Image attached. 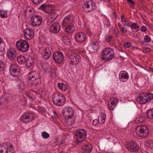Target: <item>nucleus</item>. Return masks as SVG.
I'll use <instances>...</instances> for the list:
<instances>
[{
  "label": "nucleus",
  "mask_w": 153,
  "mask_h": 153,
  "mask_svg": "<svg viewBox=\"0 0 153 153\" xmlns=\"http://www.w3.org/2000/svg\"><path fill=\"white\" fill-rule=\"evenodd\" d=\"M101 54V59L105 62L111 60L114 58L115 56L113 50L109 48L104 49Z\"/></svg>",
  "instance_id": "f257e3e1"
},
{
  "label": "nucleus",
  "mask_w": 153,
  "mask_h": 153,
  "mask_svg": "<svg viewBox=\"0 0 153 153\" xmlns=\"http://www.w3.org/2000/svg\"><path fill=\"white\" fill-rule=\"evenodd\" d=\"M153 99L152 93H142L139 94L137 98V101L141 104H145Z\"/></svg>",
  "instance_id": "f03ea898"
},
{
  "label": "nucleus",
  "mask_w": 153,
  "mask_h": 153,
  "mask_svg": "<svg viewBox=\"0 0 153 153\" xmlns=\"http://www.w3.org/2000/svg\"><path fill=\"white\" fill-rule=\"evenodd\" d=\"M136 132L138 136L144 138L148 135L149 131L148 127L142 125L137 127Z\"/></svg>",
  "instance_id": "7ed1b4c3"
},
{
  "label": "nucleus",
  "mask_w": 153,
  "mask_h": 153,
  "mask_svg": "<svg viewBox=\"0 0 153 153\" xmlns=\"http://www.w3.org/2000/svg\"><path fill=\"white\" fill-rule=\"evenodd\" d=\"M28 78L31 81L32 85L36 86L41 82V79L38 73L35 71H32L28 74Z\"/></svg>",
  "instance_id": "20e7f679"
},
{
  "label": "nucleus",
  "mask_w": 153,
  "mask_h": 153,
  "mask_svg": "<svg viewBox=\"0 0 153 153\" xmlns=\"http://www.w3.org/2000/svg\"><path fill=\"white\" fill-rule=\"evenodd\" d=\"M87 136V132L83 129H79L76 131L74 139L78 143H80L84 141Z\"/></svg>",
  "instance_id": "39448f33"
},
{
  "label": "nucleus",
  "mask_w": 153,
  "mask_h": 153,
  "mask_svg": "<svg viewBox=\"0 0 153 153\" xmlns=\"http://www.w3.org/2000/svg\"><path fill=\"white\" fill-rule=\"evenodd\" d=\"M16 45L17 48L22 52H25L29 50V45L26 40L20 39L16 42Z\"/></svg>",
  "instance_id": "423d86ee"
},
{
  "label": "nucleus",
  "mask_w": 153,
  "mask_h": 153,
  "mask_svg": "<svg viewBox=\"0 0 153 153\" xmlns=\"http://www.w3.org/2000/svg\"><path fill=\"white\" fill-rule=\"evenodd\" d=\"M95 5L92 0H85L83 5V10L86 13L90 12L95 9Z\"/></svg>",
  "instance_id": "0eeeda50"
},
{
  "label": "nucleus",
  "mask_w": 153,
  "mask_h": 153,
  "mask_svg": "<svg viewBox=\"0 0 153 153\" xmlns=\"http://www.w3.org/2000/svg\"><path fill=\"white\" fill-rule=\"evenodd\" d=\"M65 101V98L62 94L58 93L55 94L53 99L54 104L57 106L63 105Z\"/></svg>",
  "instance_id": "6e6552de"
},
{
  "label": "nucleus",
  "mask_w": 153,
  "mask_h": 153,
  "mask_svg": "<svg viewBox=\"0 0 153 153\" xmlns=\"http://www.w3.org/2000/svg\"><path fill=\"white\" fill-rule=\"evenodd\" d=\"M14 151V147L9 143H4L2 145H0V153H13Z\"/></svg>",
  "instance_id": "1a4fd4ad"
},
{
  "label": "nucleus",
  "mask_w": 153,
  "mask_h": 153,
  "mask_svg": "<svg viewBox=\"0 0 153 153\" xmlns=\"http://www.w3.org/2000/svg\"><path fill=\"white\" fill-rule=\"evenodd\" d=\"M42 21V17L38 15H34L32 16L30 19V22L31 25L35 27L40 26Z\"/></svg>",
  "instance_id": "9d476101"
},
{
  "label": "nucleus",
  "mask_w": 153,
  "mask_h": 153,
  "mask_svg": "<svg viewBox=\"0 0 153 153\" xmlns=\"http://www.w3.org/2000/svg\"><path fill=\"white\" fill-rule=\"evenodd\" d=\"M69 56V61L71 65L77 64L81 60L80 56L76 53H71Z\"/></svg>",
  "instance_id": "9b49d317"
},
{
  "label": "nucleus",
  "mask_w": 153,
  "mask_h": 153,
  "mask_svg": "<svg viewBox=\"0 0 153 153\" xmlns=\"http://www.w3.org/2000/svg\"><path fill=\"white\" fill-rule=\"evenodd\" d=\"M90 44L91 48L90 51L91 53H96L100 49V47L99 42L93 38L91 39Z\"/></svg>",
  "instance_id": "f8f14e48"
},
{
  "label": "nucleus",
  "mask_w": 153,
  "mask_h": 153,
  "mask_svg": "<svg viewBox=\"0 0 153 153\" xmlns=\"http://www.w3.org/2000/svg\"><path fill=\"white\" fill-rule=\"evenodd\" d=\"M126 147L128 150L133 152L138 151L140 148L138 144L134 141H132L127 144Z\"/></svg>",
  "instance_id": "ddd939ff"
},
{
  "label": "nucleus",
  "mask_w": 153,
  "mask_h": 153,
  "mask_svg": "<svg viewBox=\"0 0 153 153\" xmlns=\"http://www.w3.org/2000/svg\"><path fill=\"white\" fill-rule=\"evenodd\" d=\"M9 72L11 75L14 77H17L19 74V68L17 65L12 64L10 66Z\"/></svg>",
  "instance_id": "4468645a"
},
{
  "label": "nucleus",
  "mask_w": 153,
  "mask_h": 153,
  "mask_svg": "<svg viewBox=\"0 0 153 153\" xmlns=\"http://www.w3.org/2000/svg\"><path fill=\"white\" fill-rule=\"evenodd\" d=\"M21 119L23 122L27 123L33 120V115L32 114L30 113H24L21 116Z\"/></svg>",
  "instance_id": "2eb2a0df"
},
{
  "label": "nucleus",
  "mask_w": 153,
  "mask_h": 153,
  "mask_svg": "<svg viewBox=\"0 0 153 153\" xmlns=\"http://www.w3.org/2000/svg\"><path fill=\"white\" fill-rule=\"evenodd\" d=\"M53 56L54 60L57 63H60L64 60L63 54L60 52H55L53 53Z\"/></svg>",
  "instance_id": "dca6fc26"
},
{
  "label": "nucleus",
  "mask_w": 153,
  "mask_h": 153,
  "mask_svg": "<svg viewBox=\"0 0 153 153\" xmlns=\"http://www.w3.org/2000/svg\"><path fill=\"white\" fill-rule=\"evenodd\" d=\"M74 19V17L72 15H67L63 20L62 26L65 27L66 25L72 24Z\"/></svg>",
  "instance_id": "f3484780"
},
{
  "label": "nucleus",
  "mask_w": 153,
  "mask_h": 153,
  "mask_svg": "<svg viewBox=\"0 0 153 153\" xmlns=\"http://www.w3.org/2000/svg\"><path fill=\"white\" fill-rule=\"evenodd\" d=\"M60 25L58 22L53 23L51 25L50 28V31L53 33H57L60 29Z\"/></svg>",
  "instance_id": "a211bd4d"
},
{
  "label": "nucleus",
  "mask_w": 153,
  "mask_h": 153,
  "mask_svg": "<svg viewBox=\"0 0 153 153\" xmlns=\"http://www.w3.org/2000/svg\"><path fill=\"white\" fill-rule=\"evenodd\" d=\"M23 32L25 37L28 40L31 39L33 36L34 31L31 28H27L24 30Z\"/></svg>",
  "instance_id": "6ab92c4d"
},
{
  "label": "nucleus",
  "mask_w": 153,
  "mask_h": 153,
  "mask_svg": "<svg viewBox=\"0 0 153 153\" xmlns=\"http://www.w3.org/2000/svg\"><path fill=\"white\" fill-rule=\"evenodd\" d=\"M75 39L77 42H82L86 40V36L84 33H79L76 35Z\"/></svg>",
  "instance_id": "aec40b11"
},
{
  "label": "nucleus",
  "mask_w": 153,
  "mask_h": 153,
  "mask_svg": "<svg viewBox=\"0 0 153 153\" xmlns=\"http://www.w3.org/2000/svg\"><path fill=\"white\" fill-rule=\"evenodd\" d=\"M118 102V100L117 98L110 99L108 103V106L109 109L111 111L113 110Z\"/></svg>",
  "instance_id": "412c9836"
},
{
  "label": "nucleus",
  "mask_w": 153,
  "mask_h": 153,
  "mask_svg": "<svg viewBox=\"0 0 153 153\" xmlns=\"http://www.w3.org/2000/svg\"><path fill=\"white\" fill-rule=\"evenodd\" d=\"M62 114L64 117H72L74 115V112L71 108H65L62 112Z\"/></svg>",
  "instance_id": "4be33fe9"
},
{
  "label": "nucleus",
  "mask_w": 153,
  "mask_h": 153,
  "mask_svg": "<svg viewBox=\"0 0 153 153\" xmlns=\"http://www.w3.org/2000/svg\"><path fill=\"white\" fill-rule=\"evenodd\" d=\"M129 79L128 74L125 71H121L119 74L120 80L123 82L126 81Z\"/></svg>",
  "instance_id": "5701e85b"
},
{
  "label": "nucleus",
  "mask_w": 153,
  "mask_h": 153,
  "mask_svg": "<svg viewBox=\"0 0 153 153\" xmlns=\"http://www.w3.org/2000/svg\"><path fill=\"white\" fill-rule=\"evenodd\" d=\"M50 15L49 16L47 23L48 25H50L52 22L56 19L58 15L55 12L49 13Z\"/></svg>",
  "instance_id": "b1692460"
},
{
  "label": "nucleus",
  "mask_w": 153,
  "mask_h": 153,
  "mask_svg": "<svg viewBox=\"0 0 153 153\" xmlns=\"http://www.w3.org/2000/svg\"><path fill=\"white\" fill-rule=\"evenodd\" d=\"M7 55L10 59H13L16 56V52L13 49H10L8 50Z\"/></svg>",
  "instance_id": "393cba45"
},
{
  "label": "nucleus",
  "mask_w": 153,
  "mask_h": 153,
  "mask_svg": "<svg viewBox=\"0 0 153 153\" xmlns=\"http://www.w3.org/2000/svg\"><path fill=\"white\" fill-rule=\"evenodd\" d=\"M93 149L92 145L90 144L84 145L82 147V151L84 153H90Z\"/></svg>",
  "instance_id": "a878e982"
},
{
  "label": "nucleus",
  "mask_w": 153,
  "mask_h": 153,
  "mask_svg": "<svg viewBox=\"0 0 153 153\" xmlns=\"http://www.w3.org/2000/svg\"><path fill=\"white\" fill-rule=\"evenodd\" d=\"M34 62V59L32 57H29L26 62V66L28 68L30 67L33 64Z\"/></svg>",
  "instance_id": "bb28decb"
},
{
  "label": "nucleus",
  "mask_w": 153,
  "mask_h": 153,
  "mask_svg": "<svg viewBox=\"0 0 153 153\" xmlns=\"http://www.w3.org/2000/svg\"><path fill=\"white\" fill-rule=\"evenodd\" d=\"M65 32L68 34H71L75 30L74 25H71L67 26L65 28Z\"/></svg>",
  "instance_id": "cd10ccee"
},
{
  "label": "nucleus",
  "mask_w": 153,
  "mask_h": 153,
  "mask_svg": "<svg viewBox=\"0 0 153 153\" xmlns=\"http://www.w3.org/2000/svg\"><path fill=\"white\" fill-rule=\"evenodd\" d=\"M7 62L0 60V71H4L7 66Z\"/></svg>",
  "instance_id": "c85d7f7f"
},
{
  "label": "nucleus",
  "mask_w": 153,
  "mask_h": 153,
  "mask_svg": "<svg viewBox=\"0 0 153 153\" xmlns=\"http://www.w3.org/2000/svg\"><path fill=\"white\" fill-rule=\"evenodd\" d=\"M65 118V122L67 125H71L73 124L74 120H73L72 117H64Z\"/></svg>",
  "instance_id": "c756f323"
},
{
  "label": "nucleus",
  "mask_w": 153,
  "mask_h": 153,
  "mask_svg": "<svg viewBox=\"0 0 153 153\" xmlns=\"http://www.w3.org/2000/svg\"><path fill=\"white\" fill-rule=\"evenodd\" d=\"M49 76L53 78H55L57 76L56 71L55 69L53 68L51 69Z\"/></svg>",
  "instance_id": "7c9ffc66"
},
{
  "label": "nucleus",
  "mask_w": 153,
  "mask_h": 153,
  "mask_svg": "<svg viewBox=\"0 0 153 153\" xmlns=\"http://www.w3.org/2000/svg\"><path fill=\"white\" fill-rule=\"evenodd\" d=\"M58 86L60 89L64 91H66L67 88V85L63 83H59Z\"/></svg>",
  "instance_id": "2f4dec72"
},
{
  "label": "nucleus",
  "mask_w": 153,
  "mask_h": 153,
  "mask_svg": "<svg viewBox=\"0 0 153 153\" xmlns=\"http://www.w3.org/2000/svg\"><path fill=\"white\" fill-rule=\"evenodd\" d=\"M62 40L66 45H69L71 41L69 38L65 36L62 38Z\"/></svg>",
  "instance_id": "473e14b6"
},
{
  "label": "nucleus",
  "mask_w": 153,
  "mask_h": 153,
  "mask_svg": "<svg viewBox=\"0 0 153 153\" xmlns=\"http://www.w3.org/2000/svg\"><path fill=\"white\" fill-rule=\"evenodd\" d=\"M146 115L149 119H153V109L148 110L146 112Z\"/></svg>",
  "instance_id": "72a5a7b5"
},
{
  "label": "nucleus",
  "mask_w": 153,
  "mask_h": 153,
  "mask_svg": "<svg viewBox=\"0 0 153 153\" xmlns=\"http://www.w3.org/2000/svg\"><path fill=\"white\" fill-rule=\"evenodd\" d=\"M48 9L49 10H48V12H47V13H49L55 12H54V7L52 5H48L47 9Z\"/></svg>",
  "instance_id": "f704fd0d"
},
{
  "label": "nucleus",
  "mask_w": 153,
  "mask_h": 153,
  "mask_svg": "<svg viewBox=\"0 0 153 153\" xmlns=\"http://www.w3.org/2000/svg\"><path fill=\"white\" fill-rule=\"evenodd\" d=\"M146 145L149 148H152L153 147V143L152 140H147Z\"/></svg>",
  "instance_id": "c9c22d12"
},
{
  "label": "nucleus",
  "mask_w": 153,
  "mask_h": 153,
  "mask_svg": "<svg viewBox=\"0 0 153 153\" xmlns=\"http://www.w3.org/2000/svg\"><path fill=\"white\" fill-rule=\"evenodd\" d=\"M0 16L2 18L7 17V12L2 10H0Z\"/></svg>",
  "instance_id": "e433bc0d"
},
{
  "label": "nucleus",
  "mask_w": 153,
  "mask_h": 153,
  "mask_svg": "<svg viewBox=\"0 0 153 153\" xmlns=\"http://www.w3.org/2000/svg\"><path fill=\"white\" fill-rule=\"evenodd\" d=\"M42 136L45 139L48 138L50 137V134L45 131H43L42 133Z\"/></svg>",
  "instance_id": "4c0bfd02"
},
{
  "label": "nucleus",
  "mask_w": 153,
  "mask_h": 153,
  "mask_svg": "<svg viewBox=\"0 0 153 153\" xmlns=\"http://www.w3.org/2000/svg\"><path fill=\"white\" fill-rule=\"evenodd\" d=\"M7 103L6 98H1L0 99V104L1 105H6Z\"/></svg>",
  "instance_id": "58836bf2"
},
{
  "label": "nucleus",
  "mask_w": 153,
  "mask_h": 153,
  "mask_svg": "<svg viewBox=\"0 0 153 153\" xmlns=\"http://www.w3.org/2000/svg\"><path fill=\"white\" fill-rule=\"evenodd\" d=\"M51 48L49 47H47L46 48H44L43 50V51L44 53H50L51 52Z\"/></svg>",
  "instance_id": "ea45409f"
},
{
  "label": "nucleus",
  "mask_w": 153,
  "mask_h": 153,
  "mask_svg": "<svg viewBox=\"0 0 153 153\" xmlns=\"http://www.w3.org/2000/svg\"><path fill=\"white\" fill-rule=\"evenodd\" d=\"M4 47V44L3 42L2 39L0 38V51H2Z\"/></svg>",
  "instance_id": "a19ab883"
},
{
  "label": "nucleus",
  "mask_w": 153,
  "mask_h": 153,
  "mask_svg": "<svg viewBox=\"0 0 153 153\" xmlns=\"http://www.w3.org/2000/svg\"><path fill=\"white\" fill-rule=\"evenodd\" d=\"M48 5L45 4H44L41 5L39 9H40L41 10H45L47 9Z\"/></svg>",
  "instance_id": "79ce46f5"
},
{
  "label": "nucleus",
  "mask_w": 153,
  "mask_h": 153,
  "mask_svg": "<svg viewBox=\"0 0 153 153\" xmlns=\"http://www.w3.org/2000/svg\"><path fill=\"white\" fill-rule=\"evenodd\" d=\"M104 24L105 27H109L111 25L110 21L107 19H106L104 22Z\"/></svg>",
  "instance_id": "37998d69"
},
{
  "label": "nucleus",
  "mask_w": 153,
  "mask_h": 153,
  "mask_svg": "<svg viewBox=\"0 0 153 153\" xmlns=\"http://www.w3.org/2000/svg\"><path fill=\"white\" fill-rule=\"evenodd\" d=\"M51 53H44L43 54L44 58L45 59H48L50 58Z\"/></svg>",
  "instance_id": "c03bdc74"
},
{
  "label": "nucleus",
  "mask_w": 153,
  "mask_h": 153,
  "mask_svg": "<svg viewBox=\"0 0 153 153\" xmlns=\"http://www.w3.org/2000/svg\"><path fill=\"white\" fill-rule=\"evenodd\" d=\"M139 27L138 24L137 23H133L132 24V25L131 27V28H133L134 29H137Z\"/></svg>",
  "instance_id": "a18cd8bd"
},
{
  "label": "nucleus",
  "mask_w": 153,
  "mask_h": 153,
  "mask_svg": "<svg viewBox=\"0 0 153 153\" xmlns=\"http://www.w3.org/2000/svg\"><path fill=\"white\" fill-rule=\"evenodd\" d=\"M144 39L146 42H149L151 40L150 37L149 36H145L144 37Z\"/></svg>",
  "instance_id": "49530a36"
},
{
  "label": "nucleus",
  "mask_w": 153,
  "mask_h": 153,
  "mask_svg": "<svg viewBox=\"0 0 153 153\" xmlns=\"http://www.w3.org/2000/svg\"><path fill=\"white\" fill-rule=\"evenodd\" d=\"M17 79H18L17 80L18 81H19V83L18 84H17V86L19 88H21V85L23 84V82L21 80H20V79H19L18 77H17Z\"/></svg>",
  "instance_id": "de8ad7c7"
},
{
  "label": "nucleus",
  "mask_w": 153,
  "mask_h": 153,
  "mask_svg": "<svg viewBox=\"0 0 153 153\" xmlns=\"http://www.w3.org/2000/svg\"><path fill=\"white\" fill-rule=\"evenodd\" d=\"M112 37L113 36L111 35L107 36L105 37V40L106 42H109L111 40Z\"/></svg>",
  "instance_id": "09e8293b"
},
{
  "label": "nucleus",
  "mask_w": 153,
  "mask_h": 153,
  "mask_svg": "<svg viewBox=\"0 0 153 153\" xmlns=\"http://www.w3.org/2000/svg\"><path fill=\"white\" fill-rule=\"evenodd\" d=\"M98 120L99 121V123L100 124H102L104 123L105 121V120L102 119V118H101L100 117H98Z\"/></svg>",
  "instance_id": "8fccbe9b"
},
{
  "label": "nucleus",
  "mask_w": 153,
  "mask_h": 153,
  "mask_svg": "<svg viewBox=\"0 0 153 153\" xmlns=\"http://www.w3.org/2000/svg\"><path fill=\"white\" fill-rule=\"evenodd\" d=\"M32 2L35 4H38L42 1V0H31Z\"/></svg>",
  "instance_id": "3c124183"
},
{
  "label": "nucleus",
  "mask_w": 153,
  "mask_h": 153,
  "mask_svg": "<svg viewBox=\"0 0 153 153\" xmlns=\"http://www.w3.org/2000/svg\"><path fill=\"white\" fill-rule=\"evenodd\" d=\"M92 123L94 126H97L99 123V121L98 120L96 119L92 121Z\"/></svg>",
  "instance_id": "603ef678"
},
{
  "label": "nucleus",
  "mask_w": 153,
  "mask_h": 153,
  "mask_svg": "<svg viewBox=\"0 0 153 153\" xmlns=\"http://www.w3.org/2000/svg\"><path fill=\"white\" fill-rule=\"evenodd\" d=\"M99 117L102 118V119L105 120L106 118V115L104 113H101L100 114V116H99Z\"/></svg>",
  "instance_id": "864d4df0"
},
{
  "label": "nucleus",
  "mask_w": 153,
  "mask_h": 153,
  "mask_svg": "<svg viewBox=\"0 0 153 153\" xmlns=\"http://www.w3.org/2000/svg\"><path fill=\"white\" fill-rule=\"evenodd\" d=\"M147 28L146 27L144 26H142L140 29L141 31L143 32H145Z\"/></svg>",
  "instance_id": "5fc2aeb1"
},
{
  "label": "nucleus",
  "mask_w": 153,
  "mask_h": 153,
  "mask_svg": "<svg viewBox=\"0 0 153 153\" xmlns=\"http://www.w3.org/2000/svg\"><path fill=\"white\" fill-rule=\"evenodd\" d=\"M27 10L30 13L34 11L33 8H30V7H27Z\"/></svg>",
  "instance_id": "6e6d98bb"
},
{
  "label": "nucleus",
  "mask_w": 153,
  "mask_h": 153,
  "mask_svg": "<svg viewBox=\"0 0 153 153\" xmlns=\"http://www.w3.org/2000/svg\"><path fill=\"white\" fill-rule=\"evenodd\" d=\"M17 60L18 62H19L22 63L24 62L23 60V59H22L21 57H18L17 58Z\"/></svg>",
  "instance_id": "4d7b16f0"
},
{
  "label": "nucleus",
  "mask_w": 153,
  "mask_h": 153,
  "mask_svg": "<svg viewBox=\"0 0 153 153\" xmlns=\"http://www.w3.org/2000/svg\"><path fill=\"white\" fill-rule=\"evenodd\" d=\"M124 46L126 47L129 48L131 46V43L130 42L125 43L124 44Z\"/></svg>",
  "instance_id": "13d9d810"
},
{
  "label": "nucleus",
  "mask_w": 153,
  "mask_h": 153,
  "mask_svg": "<svg viewBox=\"0 0 153 153\" xmlns=\"http://www.w3.org/2000/svg\"><path fill=\"white\" fill-rule=\"evenodd\" d=\"M131 25H132L131 22H129L128 23H126L125 24V25H124L125 26H126L128 27H130L131 26Z\"/></svg>",
  "instance_id": "bf43d9fd"
},
{
  "label": "nucleus",
  "mask_w": 153,
  "mask_h": 153,
  "mask_svg": "<svg viewBox=\"0 0 153 153\" xmlns=\"http://www.w3.org/2000/svg\"><path fill=\"white\" fill-rule=\"evenodd\" d=\"M114 32L116 36L118 35L119 33L118 30L116 29H114Z\"/></svg>",
  "instance_id": "052dcab7"
},
{
  "label": "nucleus",
  "mask_w": 153,
  "mask_h": 153,
  "mask_svg": "<svg viewBox=\"0 0 153 153\" xmlns=\"http://www.w3.org/2000/svg\"><path fill=\"white\" fill-rule=\"evenodd\" d=\"M127 1L128 2L131 3L132 5L135 4V3L132 0H127Z\"/></svg>",
  "instance_id": "680f3d73"
},
{
  "label": "nucleus",
  "mask_w": 153,
  "mask_h": 153,
  "mask_svg": "<svg viewBox=\"0 0 153 153\" xmlns=\"http://www.w3.org/2000/svg\"><path fill=\"white\" fill-rule=\"evenodd\" d=\"M121 20L123 22H125L126 21L125 19L124 16H123L121 19Z\"/></svg>",
  "instance_id": "e2e57ef3"
},
{
  "label": "nucleus",
  "mask_w": 153,
  "mask_h": 153,
  "mask_svg": "<svg viewBox=\"0 0 153 153\" xmlns=\"http://www.w3.org/2000/svg\"><path fill=\"white\" fill-rule=\"evenodd\" d=\"M54 116L56 118H57L58 117V115L56 112H54Z\"/></svg>",
  "instance_id": "0e129e2a"
},
{
  "label": "nucleus",
  "mask_w": 153,
  "mask_h": 153,
  "mask_svg": "<svg viewBox=\"0 0 153 153\" xmlns=\"http://www.w3.org/2000/svg\"><path fill=\"white\" fill-rule=\"evenodd\" d=\"M87 34L90 37L92 36V34L90 32H87Z\"/></svg>",
  "instance_id": "69168bd1"
},
{
  "label": "nucleus",
  "mask_w": 153,
  "mask_h": 153,
  "mask_svg": "<svg viewBox=\"0 0 153 153\" xmlns=\"http://www.w3.org/2000/svg\"><path fill=\"white\" fill-rule=\"evenodd\" d=\"M28 12L27 10V8L26 9V10H24V13L25 14V16H26V14Z\"/></svg>",
  "instance_id": "338daca9"
},
{
  "label": "nucleus",
  "mask_w": 153,
  "mask_h": 153,
  "mask_svg": "<svg viewBox=\"0 0 153 153\" xmlns=\"http://www.w3.org/2000/svg\"><path fill=\"white\" fill-rule=\"evenodd\" d=\"M143 118L140 119V120H138L137 121L139 122L140 123H141L143 121Z\"/></svg>",
  "instance_id": "774afa93"
}]
</instances>
